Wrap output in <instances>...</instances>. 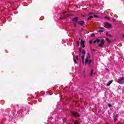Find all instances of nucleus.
Returning <instances> with one entry per match:
<instances>
[{"instance_id": "1", "label": "nucleus", "mask_w": 124, "mask_h": 124, "mask_svg": "<svg viewBox=\"0 0 124 124\" xmlns=\"http://www.w3.org/2000/svg\"><path fill=\"white\" fill-rule=\"evenodd\" d=\"M90 58L91 55H90V53H88L87 56L86 57L85 65H87V64H88V66L90 67L92 66V65L91 64L93 62Z\"/></svg>"}, {"instance_id": "2", "label": "nucleus", "mask_w": 124, "mask_h": 124, "mask_svg": "<svg viewBox=\"0 0 124 124\" xmlns=\"http://www.w3.org/2000/svg\"><path fill=\"white\" fill-rule=\"evenodd\" d=\"M97 41L99 47H100L101 48H103V47H104V42L103 41V40L97 39Z\"/></svg>"}, {"instance_id": "3", "label": "nucleus", "mask_w": 124, "mask_h": 124, "mask_svg": "<svg viewBox=\"0 0 124 124\" xmlns=\"http://www.w3.org/2000/svg\"><path fill=\"white\" fill-rule=\"evenodd\" d=\"M118 83L119 84H121L122 85H124V77H120L117 80Z\"/></svg>"}, {"instance_id": "4", "label": "nucleus", "mask_w": 124, "mask_h": 124, "mask_svg": "<svg viewBox=\"0 0 124 124\" xmlns=\"http://www.w3.org/2000/svg\"><path fill=\"white\" fill-rule=\"evenodd\" d=\"M104 27L107 29H112V25L108 22H105L104 23Z\"/></svg>"}, {"instance_id": "5", "label": "nucleus", "mask_w": 124, "mask_h": 124, "mask_svg": "<svg viewBox=\"0 0 124 124\" xmlns=\"http://www.w3.org/2000/svg\"><path fill=\"white\" fill-rule=\"evenodd\" d=\"M78 20H79V18L78 17H76L73 19V22L74 24H77V22H78Z\"/></svg>"}, {"instance_id": "6", "label": "nucleus", "mask_w": 124, "mask_h": 124, "mask_svg": "<svg viewBox=\"0 0 124 124\" xmlns=\"http://www.w3.org/2000/svg\"><path fill=\"white\" fill-rule=\"evenodd\" d=\"M72 115H73V116H74L75 117H80V115H79L78 113H77V112H75V111H72L71 112Z\"/></svg>"}, {"instance_id": "7", "label": "nucleus", "mask_w": 124, "mask_h": 124, "mask_svg": "<svg viewBox=\"0 0 124 124\" xmlns=\"http://www.w3.org/2000/svg\"><path fill=\"white\" fill-rule=\"evenodd\" d=\"M81 45L82 46V48H85V41H84L83 40H81Z\"/></svg>"}, {"instance_id": "8", "label": "nucleus", "mask_w": 124, "mask_h": 124, "mask_svg": "<svg viewBox=\"0 0 124 124\" xmlns=\"http://www.w3.org/2000/svg\"><path fill=\"white\" fill-rule=\"evenodd\" d=\"M85 56H86V51L83 50L82 51V55H81V58H85Z\"/></svg>"}, {"instance_id": "9", "label": "nucleus", "mask_w": 124, "mask_h": 124, "mask_svg": "<svg viewBox=\"0 0 124 124\" xmlns=\"http://www.w3.org/2000/svg\"><path fill=\"white\" fill-rule=\"evenodd\" d=\"M118 117H119V115L118 114L114 115L113 116L114 121L116 122L117 121V120H118Z\"/></svg>"}, {"instance_id": "10", "label": "nucleus", "mask_w": 124, "mask_h": 124, "mask_svg": "<svg viewBox=\"0 0 124 124\" xmlns=\"http://www.w3.org/2000/svg\"><path fill=\"white\" fill-rule=\"evenodd\" d=\"M79 25H80V26H83L85 24V21H80L78 22Z\"/></svg>"}, {"instance_id": "11", "label": "nucleus", "mask_w": 124, "mask_h": 124, "mask_svg": "<svg viewBox=\"0 0 124 124\" xmlns=\"http://www.w3.org/2000/svg\"><path fill=\"white\" fill-rule=\"evenodd\" d=\"M81 60L82 61V63L83 64H85V57H84V56H82V57H81Z\"/></svg>"}, {"instance_id": "12", "label": "nucleus", "mask_w": 124, "mask_h": 124, "mask_svg": "<svg viewBox=\"0 0 124 124\" xmlns=\"http://www.w3.org/2000/svg\"><path fill=\"white\" fill-rule=\"evenodd\" d=\"M101 30H99L98 32H103L104 28H101Z\"/></svg>"}, {"instance_id": "13", "label": "nucleus", "mask_w": 124, "mask_h": 124, "mask_svg": "<svg viewBox=\"0 0 124 124\" xmlns=\"http://www.w3.org/2000/svg\"><path fill=\"white\" fill-rule=\"evenodd\" d=\"M112 82H113V81H112V80L109 81L107 83V86H110V85H111V84H112Z\"/></svg>"}, {"instance_id": "14", "label": "nucleus", "mask_w": 124, "mask_h": 124, "mask_svg": "<svg viewBox=\"0 0 124 124\" xmlns=\"http://www.w3.org/2000/svg\"><path fill=\"white\" fill-rule=\"evenodd\" d=\"M93 70L92 69L90 73V76H93Z\"/></svg>"}, {"instance_id": "15", "label": "nucleus", "mask_w": 124, "mask_h": 124, "mask_svg": "<svg viewBox=\"0 0 124 124\" xmlns=\"http://www.w3.org/2000/svg\"><path fill=\"white\" fill-rule=\"evenodd\" d=\"M106 35H107V36H109V37H112V35L109 34V33H108V32H106Z\"/></svg>"}, {"instance_id": "16", "label": "nucleus", "mask_w": 124, "mask_h": 124, "mask_svg": "<svg viewBox=\"0 0 124 124\" xmlns=\"http://www.w3.org/2000/svg\"><path fill=\"white\" fill-rule=\"evenodd\" d=\"M106 40H107V42H108V43H111V40H110V39L107 38Z\"/></svg>"}, {"instance_id": "17", "label": "nucleus", "mask_w": 124, "mask_h": 124, "mask_svg": "<svg viewBox=\"0 0 124 124\" xmlns=\"http://www.w3.org/2000/svg\"><path fill=\"white\" fill-rule=\"evenodd\" d=\"M22 112H23V110L20 109L18 111H17V113H18V114H21Z\"/></svg>"}, {"instance_id": "18", "label": "nucleus", "mask_w": 124, "mask_h": 124, "mask_svg": "<svg viewBox=\"0 0 124 124\" xmlns=\"http://www.w3.org/2000/svg\"><path fill=\"white\" fill-rule=\"evenodd\" d=\"M93 16H90L88 18V20H91V19H93Z\"/></svg>"}, {"instance_id": "19", "label": "nucleus", "mask_w": 124, "mask_h": 124, "mask_svg": "<svg viewBox=\"0 0 124 124\" xmlns=\"http://www.w3.org/2000/svg\"><path fill=\"white\" fill-rule=\"evenodd\" d=\"M79 53L80 54L82 53V47H79Z\"/></svg>"}, {"instance_id": "20", "label": "nucleus", "mask_w": 124, "mask_h": 124, "mask_svg": "<svg viewBox=\"0 0 124 124\" xmlns=\"http://www.w3.org/2000/svg\"><path fill=\"white\" fill-rule=\"evenodd\" d=\"M96 42H97V39L96 40H95L93 41V43H94V44H95V43H96Z\"/></svg>"}, {"instance_id": "21", "label": "nucleus", "mask_w": 124, "mask_h": 124, "mask_svg": "<svg viewBox=\"0 0 124 124\" xmlns=\"http://www.w3.org/2000/svg\"><path fill=\"white\" fill-rule=\"evenodd\" d=\"M105 19H107V20H110V18H109L108 17H107V16H105Z\"/></svg>"}, {"instance_id": "22", "label": "nucleus", "mask_w": 124, "mask_h": 124, "mask_svg": "<svg viewBox=\"0 0 124 124\" xmlns=\"http://www.w3.org/2000/svg\"><path fill=\"white\" fill-rule=\"evenodd\" d=\"M74 62L75 63H77V61H76V59H74Z\"/></svg>"}, {"instance_id": "23", "label": "nucleus", "mask_w": 124, "mask_h": 124, "mask_svg": "<svg viewBox=\"0 0 124 124\" xmlns=\"http://www.w3.org/2000/svg\"><path fill=\"white\" fill-rule=\"evenodd\" d=\"M108 107H112V105L111 104H108Z\"/></svg>"}, {"instance_id": "24", "label": "nucleus", "mask_w": 124, "mask_h": 124, "mask_svg": "<svg viewBox=\"0 0 124 124\" xmlns=\"http://www.w3.org/2000/svg\"><path fill=\"white\" fill-rule=\"evenodd\" d=\"M76 58L78 61H79V58L78 57V56H76Z\"/></svg>"}, {"instance_id": "25", "label": "nucleus", "mask_w": 124, "mask_h": 124, "mask_svg": "<svg viewBox=\"0 0 124 124\" xmlns=\"http://www.w3.org/2000/svg\"><path fill=\"white\" fill-rule=\"evenodd\" d=\"M77 45H78V46H79V45H80V43H79L78 41L77 42Z\"/></svg>"}, {"instance_id": "26", "label": "nucleus", "mask_w": 124, "mask_h": 124, "mask_svg": "<svg viewBox=\"0 0 124 124\" xmlns=\"http://www.w3.org/2000/svg\"><path fill=\"white\" fill-rule=\"evenodd\" d=\"M89 15H93V13H90Z\"/></svg>"}, {"instance_id": "27", "label": "nucleus", "mask_w": 124, "mask_h": 124, "mask_svg": "<svg viewBox=\"0 0 124 124\" xmlns=\"http://www.w3.org/2000/svg\"><path fill=\"white\" fill-rule=\"evenodd\" d=\"M89 43L90 44H92L93 43V41H90Z\"/></svg>"}, {"instance_id": "28", "label": "nucleus", "mask_w": 124, "mask_h": 124, "mask_svg": "<svg viewBox=\"0 0 124 124\" xmlns=\"http://www.w3.org/2000/svg\"><path fill=\"white\" fill-rule=\"evenodd\" d=\"M94 17H95V18H97L98 16L96 15L94 16Z\"/></svg>"}, {"instance_id": "29", "label": "nucleus", "mask_w": 124, "mask_h": 124, "mask_svg": "<svg viewBox=\"0 0 124 124\" xmlns=\"http://www.w3.org/2000/svg\"><path fill=\"white\" fill-rule=\"evenodd\" d=\"M74 27H77V25H76V23H75V24H74Z\"/></svg>"}, {"instance_id": "30", "label": "nucleus", "mask_w": 124, "mask_h": 124, "mask_svg": "<svg viewBox=\"0 0 124 124\" xmlns=\"http://www.w3.org/2000/svg\"><path fill=\"white\" fill-rule=\"evenodd\" d=\"M91 36H94V34H92Z\"/></svg>"}, {"instance_id": "31", "label": "nucleus", "mask_w": 124, "mask_h": 124, "mask_svg": "<svg viewBox=\"0 0 124 124\" xmlns=\"http://www.w3.org/2000/svg\"><path fill=\"white\" fill-rule=\"evenodd\" d=\"M95 51V49H93L92 52H94Z\"/></svg>"}, {"instance_id": "32", "label": "nucleus", "mask_w": 124, "mask_h": 124, "mask_svg": "<svg viewBox=\"0 0 124 124\" xmlns=\"http://www.w3.org/2000/svg\"><path fill=\"white\" fill-rule=\"evenodd\" d=\"M16 106H17V107H19V105H17Z\"/></svg>"}, {"instance_id": "33", "label": "nucleus", "mask_w": 124, "mask_h": 124, "mask_svg": "<svg viewBox=\"0 0 124 124\" xmlns=\"http://www.w3.org/2000/svg\"><path fill=\"white\" fill-rule=\"evenodd\" d=\"M83 73H85V71H83Z\"/></svg>"}, {"instance_id": "34", "label": "nucleus", "mask_w": 124, "mask_h": 124, "mask_svg": "<svg viewBox=\"0 0 124 124\" xmlns=\"http://www.w3.org/2000/svg\"><path fill=\"white\" fill-rule=\"evenodd\" d=\"M83 17H85V16H83Z\"/></svg>"}, {"instance_id": "35", "label": "nucleus", "mask_w": 124, "mask_h": 124, "mask_svg": "<svg viewBox=\"0 0 124 124\" xmlns=\"http://www.w3.org/2000/svg\"><path fill=\"white\" fill-rule=\"evenodd\" d=\"M62 20H63V18H61Z\"/></svg>"}]
</instances>
